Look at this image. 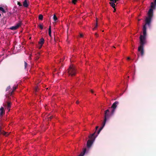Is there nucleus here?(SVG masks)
<instances>
[{
    "label": "nucleus",
    "instance_id": "1",
    "mask_svg": "<svg viewBox=\"0 0 156 156\" xmlns=\"http://www.w3.org/2000/svg\"><path fill=\"white\" fill-rule=\"evenodd\" d=\"M155 5L153 2L151 3V8L149 9L147 13V16L145 20V23L143 26V29H146L147 28H150L151 26V19L153 16V11L152 9L155 8Z\"/></svg>",
    "mask_w": 156,
    "mask_h": 156
},
{
    "label": "nucleus",
    "instance_id": "2",
    "mask_svg": "<svg viewBox=\"0 0 156 156\" xmlns=\"http://www.w3.org/2000/svg\"><path fill=\"white\" fill-rule=\"evenodd\" d=\"M147 35L146 30H143L142 34H141L140 37V45L138 47V51L140 52L142 56L144 54V46L147 43Z\"/></svg>",
    "mask_w": 156,
    "mask_h": 156
},
{
    "label": "nucleus",
    "instance_id": "3",
    "mask_svg": "<svg viewBox=\"0 0 156 156\" xmlns=\"http://www.w3.org/2000/svg\"><path fill=\"white\" fill-rule=\"evenodd\" d=\"M68 73L69 76H73L75 75L76 72L75 68L73 66H70L68 69Z\"/></svg>",
    "mask_w": 156,
    "mask_h": 156
},
{
    "label": "nucleus",
    "instance_id": "4",
    "mask_svg": "<svg viewBox=\"0 0 156 156\" xmlns=\"http://www.w3.org/2000/svg\"><path fill=\"white\" fill-rule=\"evenodd\" d=\"M110 116V114L109 113V110L108 109H107L105 111L104 119L103 123H104V125L105 124L107 119H108L109 117Z\"/></svg>",
    "mask_w": 156,
    "mask_h": 156
},
{
    "label": "nucleus",
    "instance_id": "5",
    "mask_svg": "<svg viewBox=\"0 0 156 156\" xmlns=\"http://www.w3.org/2000/svg\"><path fill=\"white\" fill-rule=\"evenodd\" d=\"M6 97L8 98V99L7 100V101H6L5 103V104H3V106H7V108L8 109V110L9 111L10 110L9 108L11 106V103L9 101V97H8L7 95H6Z\"/></svg>",
    "mask_w": 156,
    "mask_h": 156
},
{
    "label": "nucleus",
    "instance_id": "6",
    "mask_svg": "<svg viewBox=\"0 0 156 156\" xmlns=\"http://www.w3.org/2000/svg\"><path fill=\"white\" fill-rule=\"evenodd\" d=\"M119 104V102L117 101H115L113 103L111 106V108L113 109L112 110V113L113 114L115 111V109L116 108L117 105Z\"/></svg>",
    "mask_w": 156,
    "mask_h": 156
},
{
    "label": "nucleus",
    "instance_id": "7",
    "mask_svg": "<svg viewBox=\"0 0 156 156\" xmlns=\"http://www.w3.org/2000/svg\"><path fill=\"white\" fill-rule=\"evenodd\" d=\"M21 22H19L16 25L10 27L9 29H16L19 28V27L21 25Z\"/></svg>",
    "mask_w": 156,
    "mask_h": 156
},
{
    "label": "nucleus",
    "instance_id": "8",
    "mask_svg": "<svg viewBox=\"0 0 156 156\" xmlns=\"http://www.w3.org/2000/svg\"><path fill=\"white\" fill-rule=\"evenodd\" d=\"M93 143V141L92 140H88L87 142V147L88 148H90L92 145V144Z\"/></svg>",
    "mask_w": 156,
    "mask_h": 156
},
{
    "label": "nucleus",
    "instance_id": "9",
    "mask_svg": "<svg viewBox=\"0 0 156 156\" xmlns=\"http://www.w3.org/2000/svg\"><path fill=\"white\" fill-rule=\"evenodd\" d=\"M44 39L43 38H41L38 42V44H40L41 46L39 48H41L44 42Z\"/></svg>",
    "mask_w": 156,
    "mask_h": 156
},
{
    "label": "nucleus",
    "instance_id": "10",
    "mask_svg": "<svg viewBox=\"0 0 156 156\" xmlns=\"http://www.w3.org/2000/svg\"><path fill=\"white\" fill-rule=\"evenodd\" d=\"M23 5L25 7H27L29 5L28 4L27 0H24L23 2Z\"/></svg>",
    "mask_w": 156,
    "mask_h": 156
},
{
    "label": "nucleus",
    "instance_id": "11",
    "mask_svg": "<svg viewBox=\"0 0 156 156\" xmlns=\"http://www.w3.org/2000/svg\"><path fill=\"white\" fill-rule=\"evenodd\" d=\"M4 113L5 111L4 110V108L3 107H1L0 108V115H2Z\"/></svg>",
    "mask_w": 156,
    "mask_h": 156
},
{
    "label": "nucleus",
    "instance_id": "12",
    "mask_svg": "<svg viewBox=\"0 0 156 156\" xmlns=\"http://www.w3.org/2000/svg\"><path fill=\"white\" fill-rule=\"evenodd\" d=\"M86 151V148H85L83 149V152H81L78 156H83Z\"/></svg>",
    "mask_w": 156,
    "mask_h": 156
},
{
    "label": "nucleus",
    "instance_id": "13",
    "mask_svg": "<svg viewBox=\"0 0 156 156\" xmlns=\"http://www.w3.org/2000/svg\"><path fill=\"white\" fill-rule=\"evenodd\" d=\"M17 87V86L16 85L14 86L13 87V90L11 91V92L9 93L10 95H11L12 94L13 92H14V91L16 89Z\"/></svg>",
    "mask_w": 156,
    "mask_h": 156
},
{
    "label": "nucleus",
    "instance_id": "14",
    "mask_svg": "<svg viewBox=\"0 0 156 156\" xmlns=\"http://www.w3.org/2000/svg\"><path fill=\"white\" fill-rule=\"evenodd\" d=\"M105 125H104V123H103V124L102 125V126L100 128V129L98 130L97 132L98 134L101 131V130L103 129V127H104Z\"/></svg>",
    "mask_w": 156,
    "mask_h": 156
},
{
    "label": "nucleus",
    "instance_id": "15",
    "mask_svg": "<svg viewBox=\"0 0 156 156\" xmlns=\"http://www.w3.org/2000/svg\"><path fill=\"white\" fill-rule=\"evenodd\" d=\"M7 133V132L4 131H2V128L0 129V134H2L6 136V134Z\"/></svg>",
    "mask_w": 156,
    "mask_h": 156
},
{
    "label": "nucleus",
    "instance_id": "16",
    "mask_svg": "<svg viewBox=\"0 0 156 156\" xmlns=\"http://www.w3.org/2000/svg\"><path fill=\"white\" fill-rule=\"evenodd\" d=\"M109 4H110L111 6L113 8H115V3H113V2L110 1V2H109Z\"/></svg>",
    "mask_w": 156,
    "mask_h": 156
},
{
    "label": "nucleus",
    "instance_id": "17",
    "mask_svg": "<svg viewBox=\"0 0 156 156\" xmlns=\"http://www.w3.org/2000/svg\"><path fill=\"white\" fill-rule=\"evenodd\" d=\"M95 133H93L90 136H89V138L90 139H93V138Z\"/></svg>",
    "mask_w": 156,
    "mask_h": 156
},
{
    "label": "nucleus",
    "instance_id": "18",
    "mask_svg": "<svg viewBox=\"0 0 156 156\" xmlns=\"http://www.w3.org/2000/svg\"><path fill=\"white\" fill-rule=\"evenodd\" d=\"M38 18L40 20H42L43 19V16L41 14H40Z\"/></svg>",
    "mask_w": 156,
    "mask_h": 156
},
{
    "label": "nucleus",
    "instance_id": "19",
    "mask_svg": "<svg viewBox=\"0 0 156 156\" xmlns=\"http://www.w3.org/2000/svg\"><path fill=\"white\" fill-rule=\"evenodd\" d=\"M0 10L2 11L3 13H5L6 12L4 8L2 7H0Z\"/></svg>",
    "mask_w": 156,
    "mask_h": 156
},
{
    "label": "nucleus",
    "instance_id": "20",
    "mask_svg": "<svg viewBox=\"0 0 156 156\" xmlns=\"http://www.w3.org/2000/svg\"><path fill=\"white\" fill-rule=\"evenodd\" d=\"M53 18L54 21L55 22H56L57 20V18L55 15H54Z\"/></svg>",
    "mask_w": 156,
    "mask_h": 156
},
{
    "label": "nucleus",
    "instance_id": "21",
    "mask_svg": "<svg viewBox=\"0 0 156 156\" xmlns=\"http://www.w3.org/2000/svg\"><path fill=\"white\" fill-rule=\"evenodd\" d=\"M27 66V63L26 62H24V68L26 69Z\"/></svg>",
    "mask_w": 156,
    "mask_h": 156
},
{
    "label": "nucleus",
    "instance_id": "22",
    "mask_svg": "<svg viewBox=\"0 0 156 156\" xmlns=\"http://www.w3.org/2000/svg\"><path fill=\"white\" fill-rule=\"evenodd\" d=\"M77 0H72V2L73 3L75 4L76 3V2H77Z\"/></svg>",
    "mask_w": 156,
    "mask_h": 156
},
{
    "label": "nucleus",
    "instance_id": "23",
    "mask_svg": "<svg viewBox=\"0 0 156 156\" xmlns=\"http://www.w3.org/2000/svg\"><path fill=\"white\" fill-rule=\"evenodd\" d=\"M38 26H39V28L41 29H43V26L41 24V25H39Z\"/></svg>",
    "mask_w": 156,
    "mask_h": 156
},
{
    "label": "nucleus",
    "instance_id": "24",
    "mask_svg": "<svg viewBox=\"0 0 156 156\" xmlns=\"http://www.w3.org/2000/svg\"><path fill=\"white\" fill-rule=\"evenodd\" d=\"M49 30V34L50 37H51V30Z\"/></svg>",
    "mask_w": 156,
    "mask_h": 156
},
{
    "label": "nucleus",
    "instance_id": "25",
    "mask_svg": "<svg viewBox=\"0 0 156 156\" xmlns=\"http://www.w3.org/2000/svg\"><path fill=\"white\" fill-rule=\"evenodd\" d=\"M110 1L113 2V3H116L118 1L116 0H110Z\"/></svg>",
    "mask_w": 156,
    "mask_h": 156
},
{
    "label": "nucleus",
    "instance_id": "26",
    "mask_svg": "<svg viewBox=\"0 0 156 156\" xmlns=\"http://www.w3.org/2000/svg\"><path fill=\"white\" fill-rule=\"evenodd\" d=\"M17 4L19 6H22V5L21 4L20 2H17Z\"/></svg>",
    "mask_w": 156,
    "mask_h": 156
},
{
    "label": "nucleus",
    "instance_id": "27",
    "mask_svg": "<svg viewBox=\"0 0 156 156\" xmlns=\"http://www.w3.org/2000/svg\"><path fill=\"white\" fill-rule=\"evenodd\" d=\"M53 116H51L49 117H48V121L49 120H51V119H52V118H53Z\"/></svg>",
    "mask_w": 156,
    "mask_h": 156
},
{
    "label": "nucleus",
    "instance_id": "28",
    "mask_svg": "<svg viewBox=\"0 0 156 156\" xmlns=\"http://www.w3.org/2000/svg\"><path fill=\"white\" fill-rule=\"evenodd\" d=\"M10 88H11L10 86H9L8 87L6 90V91H7L8 90H9Z\"/></svg>",
    "mask_w": 156,
    "mask_h": 156
},
{
    "label": "nucleus",
    "instance_id": "29",
    "mask_svg": "<svg viewBox=\"0 0 156 156\" xmlns=\"http://www.w3.org/2000/svg\"><path fill=\"white\" fill-rule=\"evenodd\" d=\"M98 25L97 23H96V24L95 25L94 28H97Z\"/></svg>",
    "mask_w": 156,
    "mask_h": 156
},
{
    "label": "nucleus",
    "instance_id": "30",
    "mask_svg": "<svg viewBox=\"0 0 156 156\" xmlns=\"http://www.w3.org/2000/svg\"><path fill=\"white\" fill-rule=\"evenodd\" d=\"M80 37H83V35L82 34L80 33Z\"/></svg>",
    "mask_w": 156,
    "mask_h": 156
},
{
    "label": "nucleus",
    "instance_id": "31",
    "mask_svg": "<svg viewBox=\"0 0 156 156\" xmlns=\"http://www.w3.org/2000/svg\"><path fill=\"white\" fill-rule=\"evenodd\" d=\"M98 126H96V130L98 129Z\"/></svg>",
    "mask_w": 156,
    "mask_h": 156
},
{
    "label": "nucleus",
    "instance_id": "32",
    "mask_svg": "<svg viewBox=\"0 0 156 156\" xmlns=\"http://www.w3.org/2000/svg\"><path fill=\"white\" fill-rule=\"evenodd\" d=\"M114 10L113 11V12H115L116 11V9L115 8H114Z\"/></svg>",
    "mask_w": 156,
    "mask_h": 156
},
{
    "label": "nucleus",
    "instance_id": "33",
    "mask_svg": "<svg viewBox=\"0 0 156 156\" xmlns=\"http://www.w3.org/2000/svg\"><path fill=\"white\" fill-rule=\"evenodd\" d=\"M76 103L77 104H78V103H79V101H76Z\"/></svg>",
    "mask_w": 156,
    "mask_h": 156
},
{
    "label": "nucleus",
    "instance_id": "34",
    "mask_svg": "<svg viewBox=\"0 0 156 156\" xmlns=\"http://www.w3.org/2000/svg\"><path fill=\"white\" fill-rule=\"evenodd\" d=\"M95 35L97 37H98V34L97 33H95Z\"/></svg>",
    "mask_w": 156,
    "mask_h": 156
},
{
    "label": "nucleus",
    "instance_id": "35",
    "mask_svg": "<svg viewBox=\"0 0 156 156\" xmlns=\"http://www.w3.org/2000/svg\"><path fill=\"white\" fill-rule=\"evenodd\" d=\"M154 3L155 4H156V0H154Z\"/></svg>",
    "mask_w": 156,
    "mask_h": 156
},
{
    "label": "nucleus",
    "instance_id": "36",
    "mask_svg": "<svg viewBox=\"0 0 156 156\" xmlns=\"http://www.w3.org/2000/svg\"><path fill=\"white\" fill-rule=\"evenodd\" d=\"M48 29H51V26H49V28Z\"/></svg>",
    "mask_w": 156,
    "mask_h": 156
},
{
    "label": "nucleus",
    "instance_id": "37",
    "mask_svg": "<svg viewBox=\"0 0 156 156\" xmlns=\"http://www.w3.org/2000/svg\"><path fill=\"white\" fill-rule=\"evenodd\" d=\"M127 59L128 60H129L130 59V58L129 57H128L127 58Z\"/></svg>",
    "mask_w": 156,
    "mask_h": 156
},
{
    "label": "nucleus",
    "instance_id": "38",
    "mask_svg": "<svg viewBox=\"0 0 156 156\" xmlns=\"http://www.w3.org/2000/svg\"><path fill=\"white\" fill-rule=\"evenodd\" d=\"M91 92L92 93H93V90H91Z\"/></svg>",
    "mask_w": 156,
    "mask_h": 156
},
{
    "label": "nucleus",
    "instance_id": "39",
    "mask_svg": "<svg viewBox=\"0 0 156 156\" xmlns=\"http://www.w3.org/2000/svg\"><path fill=\"white\" fill-rule=\"evenodd\" d=\"M35 90H36V91H37V88H36Z\"/></svg>",
    "mask_w": 156,
    "mask_h": 156
},
{
    "label": "nucleus",
    "instance_id": "40",
    "mask_svg": "<svg viewBox=\"0 0 156 156\" xmlns=\"http://www.w3.org/2000/svg\"><path fill=\"white\" fill-rule=\"evenodd\" d=\"M140 20H138V21H140Z\"/></svg>",
    "mask_w": 156,
    "mask_h": 156
},
{
    "label": "nucleus",
    "instance_id": "41",
    "mask_svg": "<svg viewBox=\"0 0 156 156\" xmlns=\"http://www.w3.org/2000/svg\"><path fill=\"white\" fill-rule=\"evenodd\" d=\"M102 32H104V30H103Z\"/></svg>",
    "mask_w": 156,
    "mask_h": 156
},
{
    "label": "nucleus",
    "instance_id": "42",
    "mask_svg": "<svg viewBox=\"0 0 156 156\" xmlns=\"http://www.w3.org/2000/svg\"><path fill=\"white\" fill-rule=\"evenodd\" d=\"M65 58H63V59H64Z\"/></svg>",
    "mask_w": 156,
    "mask_h": 156
},
{
    "label": "nucleus",
    "instance_id": "43",
    "mask_svg": "<svg viewBox=\"0 0 156 156\" xmlns=\"http://www.w3.org/2000/svg\"><path fill=\"white\" fill-rule=\"evenodd\" d=\"M65 58H63V59H64Z\"/></svg>",
    "mask_w": 156,
    "mask_h": 156
},
{
    "label": "nucleus",
    "instance_id": "44",
    "mask_svg": "<svg viewBox=\"0 0 156 156\" xmlns=\"http://www.w3.org/2000/svg\"><path fill=\"white\" fill-rule=\"evenodd\" d=\"M1 128V127L0 126V129Z\"/></svg>",
    "mask_w": 156,
    "mask_h": 156
}]
</instances>
